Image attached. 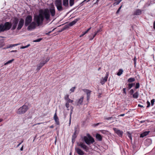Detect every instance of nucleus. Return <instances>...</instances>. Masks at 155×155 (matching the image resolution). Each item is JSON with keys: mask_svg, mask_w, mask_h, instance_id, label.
I'll use <instances>...</instances> for the list:
<instances>
[{"mask_svg": "<svg viewBox=\"0 0 155 155\" xmlns=\"http://www.w3.org/2000/svg\"><path fill=\"white\" fill-rule=\"evenodd\" d=\"M44 19V16L40 13L38 15H36L34 16V21L36 22L38 26H39L42 24Z\"/></svg>", "mask_w": 155, "mask_h": 155, "instance_id": "obj_3", "label": "nucleus"}, {"mask_svg": "<svg viewBox=\"0 0 155 155\" xmlns=\"http://www.w3.org/2000/svg\"><path fill=\"white\" fill-rule=\"evenodd\" d=\"M19 21L17 17H15L12 20V23L9 22H6L4 24L2 23L0 24V33L9 30L12 26L11 30L15 29L17 26Z\"/></svg>", "mask_w": 155, "mask_h": 155, "instance_id": "obj_1", "label": "nucleus"}, {"mask_svg": "<svg viewBox=\"0 0 155 155\" xmlns=\"http://www.w3.org/2000/svg\"><path fill=\"white\" fill-rule=\"evenodd\" d=\"M38 65H41V67H42V66H43L44 65V64L43 63H42V62L41 61L40 62V63H39Z\"/></svg>", "mask_w": 155, "mask_h": 155, "instance_id": "obj_47", "label": "nucleus"}, {"mask_svg": "<svg viewBox=\"0 0 155 155\" xmlns=\"http://www.w3.org/2000/svg\"><path fill=\"white\" fill-rule=\"evenodd\" d=\"M54 118L56 124L57 125L59 124V119H58V117L57 116V115L56 112H55V113L54 114Z\"/></svg>", "mask_w": 155, "mask_h": 155, "instance_id": "obj_17", "label": "nucleus"}, {"mask_svg": "<svg viewBox=\"0 0 155 155\" xmlns=\"http://www.w3.org/2000/svg\"><path fill=\"white\" fill-rule=\"evenodd\" d=\"M23 142V140H22L21 142H20V143H19L18 145L17 146V147H18Z\"/></svg>", "mask_w": 155, "mask_h": 155, "instance_id": "obj_56", "label": "nucleus"}, {"mask_svg": "<svg viewBox=\"0 0 155 155\" xmlns=\"http://www.w3.org/2000/svg\"><path fill=\"white\" fill-rule=\"evenodd\" d=\"M83 91L85 93H86V94L89 93V92H91V91L88 89H83Z\"/></svg>", "mask_w": 155, "mask_h": 155, "instance_id": "obj_29", "label": "nucleus"}, {"mask_svg": "<svg viewBox=\"0 0 155 155\" xmlns=\"http://www.w3.org/2000/svg\"><path fill=\"white\" fill-rule=\"evenodd\" d=\"M80 20V18H78L75 19L73 21L71 22L68 24V25L70 26H71L74 25L78 21Z\"/></svg>", "mask_w": 155, "mask_h": 155, "instance_id": "obj_18", "label": "nucleus"}, {"mask_svg": "<svg viewBox=\"0 0 155 155\" xmlns=\"http://www.w3.org/2000/svg\"><path fill=\"white\" fill-rule=\"evenodd\" d=\"M90 0H84L83 2H82L81 3V5H83L84 4V2H88L89 1H90Z\"/></svg>", "mask_w": 155, "mask_h": 155, "instance_id": "obj_40", "label": "nucleus"}, {"mask_svg": "<svg viewBox=\"0 0 155 155\" xmlns=\"http://www.w3.org/2000/svg\"><path fill=\"white\" fill-rule=\"evenodd\" d=\"M102 31V29L101 28H100L99 29H98L96 32H95V33H97H97L101 31Z\"/></svg>", "mask_w": 155, "mask_h": 155, "instance_id": "obj_50", "label": "nucleus"}, {"mask_svg": "<svg viewBox=\"0 0 155 155\" xmlns=\"http://www.w3.org/2000/svg\"><path fill=\"white\" fill-rule=\"evenodd\" d=\"M65 106L67 108L68 110H69V103L66 102L65 104Z\"/></svg>", "mask_w": 155, "mask_h": 155, "instance_id": "obj_37", "label": "nucleus"}, {"mask_svg": "<svg viewBox=\"0 0 155 155\" xmlns=\"http://www.w3.org/2000/svg\"><path fill=\"white\" fill-rule=\"evenodd\" d=\"M134 93V91L133 89H131L130 91V95L133 94V93Z\"/></svg>", "mask_w": 155, "mask_h": 155, "instance_id": "obj_45", "label": "nucleus"}, {"mask_svg": "<svg viewBox=\"0 0 155 155\" xmlns=\"http://www.w3.org/2000/svg\"><path fill=\"white\" fill-rule=\"evenodd\" d=\"M69 26L68 25H66L60 31V32L62 31H63L65 30V29L68 28H69Z\"/></svg>", "mask_w": 155, "mask_h": 155, "instance_id": "obj_26", "label": "nucleus"}, {"mask_svg": "<svg viewBox=\"0 0 155 155\" xmlns=\"http://www.w3.org/2000/svg\"><path fill=\"white\" fill-rule=\"evenodd\" d=\"M4 45V44L3 43H2V42H0V48L2 47Z\"/></svg>", "mask_w": 155, "mask_h": 155, "instance_id": "obj_57", "label": "nucleus"}, {"mask_svg": "<svg viewBox=\"0 0 155 155\" xmlns=\"http://www.w3.org/2000/svg\"><path fill=\"white\" fill-rule=\"evenodd\" d=\"M101 132L103 134H105L106 133V131L105 130H102L101 131Z\"/></svg>", "mask_w": 155, "mask_h": 155, "instance_id": "obj_55", "label": "nucleus"}, {"mask_svg": "<svg viewBox=\"0 0 155 155\" xmlns=\"http://www.w3.org/2000/svg\"><path fill=\"white\" fill-rule=\"evenodd\" d=\"M23 149V145L22 146V147L20 148V150L21 151H22Z\"/></svg>", "mask_w": 155, "mask_h": 155, "instance_id": "obj_62", "label": "nucleus"}, {"mask_svg": "<svg viewBox=\"0 0 155 155\" xmlns=\"http://www.w3.org/2000/svg\"><path fill=\"white\" fill-rule=\"evenodd\" d=\"M69 98V95L68 94L64 96V99L67 101Z\"/></svg>", "mask_w": 155, "mask_h": 155, "instance_id": "obj_34", "label": "nucleus"}, {"mask_svg": "<svg viewBox=\"0 0 155 155\" xmlns=\"http://www.w3.org/2000/svg\"><path fill=\"white\" fill-rule=\"evenodd\" d=\"M154 102L155 100L154 99H153L151 101V106H153V105Z\"/></svg>", "mask_w": 155, "mask_h": 155, "instance_id": "obj_43", "label": "nucleus"}, {"mask_svg": "<svg viewBox=\"0 0 155 155\" xmlns=\"http://www.w3.org/2000/svg\"><path fill=\"white\" fill-rule=\"evenodd\" d=\"M49 13L51 14V15L52 17L54 16L55 14V8L54 7H52L49 9Z\"/></svg>", "mask_w": 155, "mask_h": 155, "instance_id": "obj_10", "label": "nucleus"}, {"mask_svg": "<svg viewBox=\"0 0 155 155\" xmlns=\"http://www.w3.org/2000/svg\"><path fill=\"white\" fill-rule=\"evenodd\" d=\"M97 33H95L94 34V35H93V38H94L95 37V36L97 35Z\"/></svg>", "mask_w": 155, "mask_h": 155, "instance_id": "obj_64", "label": "nucleus"}, {"mask_svg": "<svg viewBox=\"0 0 155 155\" xmlns=\"http://www.w3.org/2000/svg\"><path fill=\"white\" fill-rule=\"evenodd\" d=\"M36 27V24L35 22H31L29 26L28 27V30H31L35 29Z\"/></svg>", "mask_w": 155, "mask_h": 155, "instance_id": "obj_9", "label": "nucleus"}, {"mask_svg": "<svg viewBox=\"0 0 155 155\" xmlns=\"http://www.w3.org/2000/svg\"><path fill=\"white\" fill-rule=\"evenodd\" d=\"M112 118H113V117H104V120H111Z\"/></svg>", "mask_w": 155, "mask_h": 155, "instance_id": "obj_36", "label": "nucleus"}, {"mask_svg": "<svg viewBox=\"0 0 155 155\" xmlns=\"http://www.w3.org/2000/svg\"><path fill=\"white\" fill-rule=\"evenodd\" d=\"M102 123H97V124H94L93 125L94 126V127H96V126H97L98 125H99L101 124Z\"/></svg>", "mask_w": 155, "mask_h": 155, "instance_id": "obj_51", "label": "nucleus"}, {"mask_svg": "<svg viewBox=\"0 0 155 155\" xmlns=\"http://www.w3.org/2000/svg\"><path fill=\"white\" fill-rule=\"evenodd\" d=\"M24 24V20L23 19L21 18L20 19L18 24V26L17 28V29L18 30H20Z\"/></svg>", "mask_w": 155, "mask_h": 155, "instance_id": "obj_8", "label": "nucleus"}, {"mask_svg": "<svg viewBox=\"0 0 155 155\" xmlns=\"http://www.w3.org/2000/svg\"><path fill=\"white\" fill-rule=\"evenodd\" d=\"M136 60L137 59L136 58V57H135L134 59V62H136Z\"/></svg>", "mask_w": 155, "mask_h": 155, "instance_id": "obj_60", "label": "nucleus"}, {"mask_svg": "<svg viewBox=\"0 0 155 155\" xmlns=\"http://www.w3.org/2000/svg\"><path fill=\"white\" fill-rule=\"evenodd\" d=\"M128 86L130 87V88H131L132 87V84H131L130 83H129L128 84Z\"/></svg>", "mask_w": 155, "mask_h": 155, "instance_id": "obj_54", "label": "nucleus"}, {"mask_svg": "<svg viewBox=\"0 0 155 155\" xmlns=\"http://www.w3.org/2000/svg\"><path fill=\"white\" fill-rule=\"evenodd\" d=\"M147 107H150V102L149 101H147Z\"/></svg>", "mask_w": 155, "mask_h": 155, "instance_id": "obj_46", "label": "nucleus"}, {"mask_svg": "<svg viewBox=\"0 0 155 155\" xmlns=\"http://www.w3.org/2000/svg\"><path fill=\"white\" fill-rule=\"evenodd\" d=\"M140 83H137L136 84V86L135 87V89H137L138 88L140 87Z\"/></svg>", "mask_w": 155, "mask_h": 155, "instance_id": "obj_38", "label": "nucleus"}, {"mask_svg": "<svg viewBox=\"0 0 155 155\" xmlns=\"http://www.w3.org/2000/svg\"><path fill=\"white\" fill-rule=\"evenodd\" d=\"M14 60V59H12L11 60H9L7 62H6V63H5L4 65H6L9 64H10V63H11L12 61H13Z\"/></svg>", "mask_w": 155, "mask_h": 155, "instance_id": "obj_30", "label": "nucleus"}, {"mask_svg": "<svg viewBox=\"0 0 155 155\" xmlns=\"http://www.w3.org/2000/svg\"><path fill=\"white\" fill-rule=\"evenodd\" d=\"M122 0H118V1L114 3L113 4L114 6L118 5Z\"/></svg>", "mask_w": 155, "mask_h": 155, "instance_id": "obj_31", "label": "nucleus"}, {"mask_svg": "<svg viewBox=\"0 0 155 155\" xmlns=\"http://www.w3.org/2000/svg\"><path fill=\"white\" fill-rule=\"evenodd\" d=\"M40 13L41 14L47 21L50 19V14L49 13V11L48 8L45 9L44 10H41Z\"/></svg>", "mask_w": 155, "mask_h": 155, "instance_id": "obj_6", "label": "nucleus"}, {"mask_svg": "<svg viewBox=\"0 0 155 155\" xmlns=\"http://www.w3.org/2000/svg\"><path fill=\"white\" fill-rule=\"evenodd\" d=\"M126 88H124L123 89V93L124 94H126Z\"/></svg>", "mask_w": 155, "mask_h": 155, "instance_id": "obj_49", "label": "nucleus"}, {"mask_svg": "<svg viewBox=\"0 0 155 155\" xmlns=\"http://www.w3.org/2000/svg\"><path fill=\"white\" fill-rule=\"evenodd\" d=\"M54 30V29L52 31H49L48 32L46 33V34L47 35H48L50 34L52 31H53Z\"/></svg>", "mask_w": 155, "mask_h": 155, "instance_id": "obj_53", "label": "nucleus"}, {"mask_svg": "<svg viewBox=\"0 0 155 155\" xmlns=\"http://www.w3.org/2000/svg\"><path fill=\"white\" fill-rule=\"evenodd\" d=\"M78 145L80 146L81 148H82L86 151H87L88 150L87 147L85 144L82 142H81L78 144Z\"/></svg>", "mask_w": 155, "mask_h": 155, "instance_id": "obj_12", "label": "nucleus"}, {"mask_svg": "<svg viewBox=\"0 0 155 155\" xmlns=\"http://www.w3.org/2000/svg\"><path fill=\"white\" fill-rule=\"evenodd\" d=\"M114 130L116 133L119 136L121 137L123 135V132L120 130L117 129L116 128H114Z\"/></svg>", "mask_w": 155, "mask_h": 155, "instance_id": "obj_13", "label": "nucleus"}, {"mask_svg": "<svg viewBox=\"0 0 155 155\" xmlns=\"http://www.w3.org/2000/svg\"><path fill=\"white\" fill-rule=\"evenodd\" d=\"M108 73L107 72L106 75V76L104 78H102V80L101 81V83L102 84H103L104 83L107 81L108 78Z\"/></svg>", "mask_w": 155, "mask_h": 155, "instance_id": "obj_11", "label": "nucleus"}, {"mask_svg": "<svg viewBox=\"0 0 155 155\" xmlns=\"http://www.w3.org/2000/svg\"><path fill=\"white\" fill-rule=\"evenodd\" d=\"M50 60V58L49 57H47L46 59H44L43 60L41 61L42 63L44 64L45 65L46 63L48 61Z\"/></svg>", "mask_w": 155, "mask_h": 155, "instance_id": "obj_23", "label": "nucleus"}, {"mask_svg": "<svg viewBox=\"0 0 155 155\" xmlns=\"http://www.w3.org/2000/svg\"><path fill=\"white\" fill-rule=\"evenodd\" d=\"M32 21V17L30 15L27 16L25 19V27L27 26Z\"/></svg>", "mask_w": 155, "mask_h": 155, "instance_id": "obj_7", "label": "nucleus"}, {"mask_svg": "<svg viewBox=\"0 0 155 155\" xmlns=\"http://www.w3.org/2000/svg\"><path fill=\"white\" fill-rule=\"evenodd\" d=\"M73 100L70 99H69L67 101V102L68 103H72L73 102Z\"/></svg>", "mask_w": 155, "mask_h": 155, "instance_id": "obj_42", "label": "nucleus"}, {"mask_svg": "<svg viewBox=\"0 0 155 155\" xmlns=\"http://www.w3.org/2000/svg\"><path fill=\"white\" fill-rule=\"evenodd\" d=\"M138 107H144L142 105H141L140 104H138Z\"/></svg>", "mask_w": 155, "mask_h": 155, "instance_id": "obj_59", "label": "nucleus"}, {"mask_svg": "<svg viewBox=\"0 0 155 155\" xmlns=\"http://www.w3.org/2000/svg\"><path fill=\"white\" fill-rule=\"evenodd\" d=\"M127 136L130 139V140H132V138L131 137V134L129 132H127Z\"/></svg>", "mask_w": 155, "mask_h": 155, "instance_id": "obj_32", "label": "nucleus"}, {"mask_svg": "<svg viewBox=\"0 0 155 155\" xmlns=\"http://www.w3.org/2000/svg\"><path fill=\"white\" fill-rule=\"evenodd\" d=\"M150 142H151V140H150V139H147V140H145V143H147V142H149V143H150Z\"/></svg>", "mask_w": 155, "mask_h": 155, "instance_id": "obj_48", "label": "nucleus"}, {"mask_svg": "<svg viewBox=\"0 0 155 155\" xmlns=\"http://www.w3.org/2000/svg\"><path fill=\"white\" fill-rule=\"evenodd\" d=\"M76 88V87H72L71 89H70V91L72 92H74V90Z\"/></svg>", "mask_w": 155, "mask_h": 155, "instance_id": "obj_41", "label": "nucleus"}, {"mask_svg": "<svg viewBox=\"0 0 155 155\" xmlns=\"http://www.w3.org/2000/svg\"><path fill=\"white\" fill-rule=\"evenodd\" d=\"M19 45V44L9 45H8V46H7V47H6V48H12L13 47H15V46H17Z\"/></svg>", "mask_w": 155, "mask_h": 155, "instance_id": "obj_22", "label": "nucleus"}, {"mask_svg": "<svg viewBox=\"0 0 155 155\" xmlns=\"http://www.w3.org/2000/svg\"><path fill=\"white\" fill-rule=\"evenodd\" d=\"M83 140L85 142L89 145L94 142V138L89 134H87L86 136L83 137Z\"/></svg>", "mask_w": 155, "mask_h": 155, "instance_id": "obj_4", "label": "nucleus"}, {"mask_svg": "<svg viewBox=\"0 0 155 155\" xmlns=\"http://www.w3.org/2000/svg\"><path fill=\"white\" fill-rule=\"evenodd\" d=\"M91 93V92H89V93H88L87 94V100L88 101L90 99Z\"/></svg>", "mask_w": 155, "mask_h": 155, "instance_id": "obj_33", "label": "nucleus"}, {"mask_svg": "<svg viewBox=\"0 0 155 155\" xmlns=\"http://www.w3.org/2000/svg\"><path fill=\"white\" fill-rule=\"evenodd\" d=\"M138 92H136L133 94V97L134 98H137L138 97Z\"/></svg>", "mask_w": 155, "mask_h": 155, "instance_id": "obj_25", "label": "nucleus"}, {"mask_svg": "<svg viewBox=\"0 0 155 155\" xmlns=\"http://www.w3.org/2000/svg\"><path fill=\"white\" fill-rule=\"evenodd\" d=\"M149 131H145L140 134V137H143L147 135L149 133Z\"/></svg>", "mask_w": 155, "mask_h": 155, "instance_id": "obj_21", "label": "nucleus"}, {"mask_svg": "<svg viewBox=\"0 0 155 155\" xmlns=\"http://www.w3.org/2000/svg\"><path fill=\"white\" fill-rule=\"evenodd\" d=\"M122 7V5L117 10V12H116V13L117 14H118V13H119V12L120 11V9H121V7Z\"/></svg>", "mask_w": 155, "mask_h": 155, "instance_id": "obj_44", "label": "nucleus"}, {"mask_svg": "<svg viewBox=\"0 0 155 155\" xmlns=\"http://www.w3.org/2000/svg\"><path fill=\"white\" fill-rule=\"evenodd\" d=\"M42 39L41 38H39L34 41H33L34 42H38L40 41Z\"/></svg>", "mask_w": 155, "mask_h": 155, "instance_id": "obj_39", "label": "nucleus"}, {"mask_svg": "<svg viewBox=\"0 0 155 155\" xmlns=\"http://www.w3.org/2000/svg\"><path fill=\"white\" fill-rule=\"evenodd\" d=\"M41 67H41V65H38L37 66V69L39 70L41 68Z\"/></svg>", "mask_w": 155, "mask_h": 155, "instance_id": "obj_52", "label": "nucleus"}, {"mask_svg": "<svg viewBox=\"0 0 155 155\" xmlns=\"http://www.w3.org/2000/svg\"><path fill=\"white\" fill-rule=\"evenodd\" d=\"M75 141V139L73 140V138H72V141L73 143H74Z\"/></svg>", "mask_w": 155, "mask_h": 155, "instance_id": "obj_61", "label": "nucleus"}, {"mask_svg": "<svg viewBox=\"0 0 155 155\" xmlns=\"http://www.w3.org/2000/svg\"><path fill=\"white\" fill-rule=\"evenodd\" d=\"M135 81V79L133 78H129L127 80V82L130 83L134 82Z\"/></svg>", "mask_w": 155, "mask_h": 155, "instance_id": "obj_24", "label": "nucleus"}, {"mask_svg": "<svg viewBox=\"0 0 155 155\" xmlns=\"http://www.w3.org/2000/svg\"><path fill=\"white\" fill-rule=\"evenodd\" d=\"M74 132L72 136V138L73 139V140L75 139L77 137V134H78V132H77V127H75L74 128Z\"/></svg>", "mask_w": 155, "mask_h": 155, "instance_id": "obj_15", "label": "nucleus"}, {"mask_svg": "<svg viewBox=\"0 0 155 155\" xmlns=\"http://www.w3.org/2000/svg\"><path fill=\"white\" fill-rule=\"evenodd\" d=\"M28 109V106L25 104L17 110V113L19 114H24L26 112Z\"/></svg>", "mask_w": 155, "mask_h": 155, "instance_id": "obj_5", "label": "nucleus"}, {"mask_svg": "<svg viewBox=\"0 0 155 155\" xmlns=\"http://www.w3.org/2000/svg\"><path fill=\"white\" fill-rule=\"evenodd\" d=\"M91 28H88L86 31H85L82 35L81 36H83L84 35H85L91 29Z\"/></svg>", "mask_w": 155, "mask_h": 155, "instance_id": "obj_35", "label": "nucleus"}, {"mask_svg": "<svg viewBox=\"0 0 155 155\" xmlns=\"http://www.w3.org/2000/svg\"><path fill=\"white\" fill-rule=\"evenodd\" d=\"M49 127L51 128H52L54 127V126L53 125H52L51 126H50Z\"/></svg>", "mask_w": 155, "mask_h": 155, "instance_id": "obj_63", "label": "nucleus"}, {"mask_svg": "<svg viewBox=\"0 0 155 155\" xmlns=\"http://www.w3.org/2000/svg\"><path fill=\"white\" fill-rule=\"evenodd\" d=\"M142 10L140 9H136L134 13V15H140L141 14Z\"/></svg>", "mask_w": 155, "mask_h": 155, "instance_id": "obj_19", "label": "nucleus"}, {"mask_svg": "<svg viewBox=\"0 0 155 155\" xmlns=\"http://www.w3.org/2000/svg\"><path fill=\"white\" fill-rule=\"evenodd\" d=\"M75 150L78 154L80 155H84V152L80 149L78 148H75Z\"/></svg>", "mask_w": 155, "mask_h": 155, "instance_id": "obj_14", "label": "nucleus"}, {"mask_svg": "<svg viewBox=\"0 0 155 155\" xmlns=\"http://www.w3.org/2000/svg\"><path fill=\"white\" fill-rule=\"evenodd\" d=\"M71 115H70V120H69V125H70L71 124Z\"/></svg>", "mask_w": 155, "mask_h": 155, "instance_id": "obj_58", "label": "nucleus"}, {"mask_svg": "<svg viewBox=\"0 0 155 155\" xmlns=\"http://www.w3.org/2000/svg\"><path fill=\"white\" fill-rule=\"evenodd\" d=\"M123 72V71L122 69H120L117 73V75L119 76H120L122 74Z\"/></svg>", "mask_w": 155, "mask_h": 155, "instance_id": "obj_27", "label": "nucleus"}, {"mask_svg": "<svg viewBox=\"0 0 155 155\" xmlns=\"http://www.w3.org/2000/svg\"><path fill=\"white\" fill-rule=\"evenodd\" d=\"M83 100L84 97L82 96L80 99L77 100V105L80 106L81 105H82Z\"/></svg>", "mask_w": 155, "mask_h": 155, "instance_id": "obj_16", "label": "nucleus"}, {"mask_svg": "<svg viewBox=\"0 0 155 155\" xmlns=\"http://www.w3.org/2000/svg\"><path fill=\"white\" fill-rule=\"evenodd\" d=\"M74 0H69V5L72 6L74 4Z\"/></svg>", "mask_w": 155, "mask_h": 155, "instance_id": "obj_28", "label": "nucleus"}, {"mask_svg": "<svg viewBox=\"0 0 155 155\" xmlns=\"http://www.w3.org/2000/svg\"><path fill=\"white\" fill-rule=\"evenodd\" d=\"M96 138L99 141H101L102 140V137L101 135L97 134L96 135Z\"/></svg>", "mask_w": 155, "mask_h": 155, "instance_id": "obj_20", "label": "nucleus"}, {"mask_svg": "<svg viewBox=\"0 0 155 155\" xmlns=\"http://www.w3.org/2000/svg\"><path fill=\"white\" fill-rule=\"evenodd\" d=\"M55 5L58 11L61 12L68 8L69 0H63V5L62 0H55Z\"/></svg>", "mask_w": 155, "mask_h": 155, "instance_id": "obj_2", "label": "nucleus"}]
</instances>
